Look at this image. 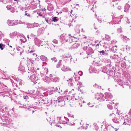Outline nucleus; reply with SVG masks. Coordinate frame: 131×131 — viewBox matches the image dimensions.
Segmentation results:
<instances>
[{
	"instance_id": "44",
	"label": "nucleus",
	"mask_w": 131,
	"mask_h": 131,
	"mask_svg": "<svg viewBox=\"0 0 131 131\" xmlns=\"http://www.w3.org/2000/svg\"><path fill=\"white\" fill-rule=\"evenodd\" d=\"M51 60L52 61H54V62H56L57 61L56 58V57H54L51 59Z\"/></svg>"
},
{
	"instance_id": "25",
	"label": "nucleus",
	"mask_w": 131,
	"mask_h": 131,
	"mask_svg": "<svg viewBox=\"0 0 131 131\" xmlns=\"http://www.w3.org/2000/svg\"><path fill=\"white\" fill-rule=\"evenodd\" d=\"M130 7V5L128 4H126L124 7V11L125 12H127L129 10Z\"/></svg>"
},
{
	"instance_id": "52",
	"label": "nucleus",
	"mask_w": 131,
	"mask_h": 131,
	"mask_svg": "<svg viewBox=\"0 0 131 131\" xmlns=\"http://www.w3.org/2000/svg\"><path fill=\"white\" fill-rule=\"evenodd\" d=\"M48 21L49 22V24H51V22L52 21H53L52 20V19H51V18H48Z\"/></svg>"
},
{
	"instance_id": "49",
	"label": "nucleus",
	"mask_w": 131,
	"mask_h": 131,
	"mask_svg": "<svg viewBox=\"0 0 131 131\" xmlns=\"http://www.w3.org/2000/svg\"><path fill=\"white\" fill-rule=\"evenodd\" d=\"M27 11H25V15H26L27 16L30 17V15L28 14L27 13Z\"/></svg>"
},
{
	"instance_id": "37",
	"label": "nucleus",
	"mask_w": 131,
	"mask_h": 131,
	"mask_svg": "<svg viewBox=\"0 0 131 131\" xmlns=\"http://www.w3.org/2000/svg\"><path fill=\"white\" fill-rule=\"evenodd\" d=\"M93 127H94V128L96 130H97L99 129V128L97 125V124L96 123H94L93 124V126H92Z\"/></svg>"
},
{
	"instance_id": "1",
	"label": "nucleus",
	"mask_w": 131,
	"mask_h": 131,
	"mask_svg": "<svg viewBox=\"0 0 131 131\" xmlns=\"http://www.w3.org/2000/svg\"><path fill=\"white\" fill-rule=\"evenodd\" d=\"M66 99L68 100V99L67 97H60L57 98V99L53 101L55 105H58L60 106H63L65 104L64 100Z\"/></svg>"
},
{
	"instance_id": "13",
	"label": "nucleus",
	"mask_w": 131,
	"mask_h": 131,
	"mask_svg": "<svg viewBox=\"0 0 131 131\" xmlns=\"http://www.w3.org/2000/svg\"><path fill=\"white\" fill-rule=\"evenodd\" d=\"M42 101H43V107L49 106L52 103L51 100L45 101L44 99H42Z\"/></svg>"
},
{
	"instance_id": "29",
	"label": "nucleus",
	"mask_w": 131,
	"mask_h": 131,
	"mask_svg": "<svg viewBox=\"0 0 131 131\" xmlns=\"http://www.w3.org/2000/svg\"><path fill=\"white\" fill-rule=\"evenodd\" d=\"M110 40V37L109 36L107 35H105V38L103 39V40H106L109 41Z\"/></svg>"
},
{
	"instance_id": "53",
	"label": "nucleus",
	"mask_w": 131,
	"mask_h": 131,
	"mask_svg": "<svg viewBox=\"0 0 131 131\" xmlns=\"http://www.w3.org/2000/svg\"><path fill=\"white\" fill-rule=\"evenodd\" d=\"M78 74L80 76H82L83 74V72L81 71H80L78 72Z\"/></svg>"
},
{
	"instance_id": "4",
	"label": "nucleus",
	"mask_w": 131,
	"mask_h": 131,
	"mask_svg": "<svg viewBox=\"0 0 131 131\" xmlns=\"http://www.w3.org/2000/svg\"><path fill=\"white\" fill-rule=\"evenodd\" d=\"M42 99H37L36 101L33 104L35 106H38L40 107H43V101Z\"/></svg>"
},
{
	"instance_id": "30",
	"label": "nucleus",
	"mask_w": 131,
	"mask_h": 131,
	"mask_svg": "<svg viewBox=\"0 0 131 131\" xmlns=\"http://www.w3.org/2000/svg\"><path fill=\"white\" fill-rule=\"evenodd\" d=\"M108 72V74H109L110 76L113 77L114 74V72L112 70H110Z\"/></svg>"
},
{
	"instance_id": "24",
	"label": "nucleus",
	"mask_w": 131,
	"mask_h": 131,
	"mask_svg": "<svg viewBox=\"0 0 131 131\" xmlns=\"http://www.w3.org/2000/svg\"><path fill=\"white\" fill-rule=\"evenodd\" d=\"M121 38H122L123 40L125 42H126L130 40L129 38H127L126 36H124L122 35H121Z\"/></svg>"
},
{
	"instance_id": "28",
	"label": "nucleus",
	"mask_w": 131,
	"mask_h": 131,
	"mask_svg": "<svg viewBox=\"0 0 131 131\" xmlns=\"http://www.w3.org/2000/svg\"><path fill=\"white\" fill-rule=\"evenodd\" d=\"M80 45V44L79 43H75L72 45V48L74 49L76 48L79 47Z\"/></svg>"
},
{
	"instance_id": "2",
	"label": "nucleus",
	"mask_w": 131,
	"mask_h": 131,
	"mask_svg": "<svg viewBox=\"0 0 131 131\" xmlns=\"http://www.w3.org/2000/svg\"><path fill=\"white\" fill-rule=\"evenodd\" d=\"M117 82L118 84L119 85H121L123 88H124V85H126L128 86L129 89H130V87L131 86V82L130 81V80H128L127 82H124L123 83V81L121 79H119L118 80V79Z\"/></svg>"
},
{
	"instance_id": "38",
	"label": "nucleus",
	"mask_w": 131,
	"mask_h": 131,
	"mask_svg": "<svg viewBox=\"0 0 131 131\" xmlns=\"http://www.w3.org/2000/svg\"><path fill=\"white\" fill-rule=\"evenodd\" d=\"M118 3L117 1L112 2L111 4L113 5V7L116 6L118 4Z\"/></svg>"
},
{
	"instance_id": "18",
	"label": "nucleus",
	"mask_w": 131,
	"mask_h": 131,
	"mask_svg": "<svg viewBox=\"0 0 131 131\" xmlns=\"http://www.w3.org/2000/svg\"><path fill=\"white\" fill-rule=\"evenodd\" d=\"M61 69L64 71H69L70 70V69L69 67L65 66L63 65L61 66Z\"/></svg>"
},
{
	"instance_id": "12",
	"label": "nucleus",
	"mask_w": 131,
	"mask_h": 131,
	"mask_svg": "<svg viewBox=\"0 0 131 131\" xmlns=\"http://www.w3.org/2000/svg\"><path fill=\"white\" fill-rule=\"evenodd\" d=\"M96 97L97 98V100H101V101H103L105 100L104 95L101 93L97 94Z\"/></svg>"
},
{
	"instance_id": "48",
	"label": "nucleus",
	"mask_w": 131,
	"mask_h": 131,
	"mask_svg": "<svg viewBox=\"0 0 131 131\" xmlns=\"http://www.w3.org/2000/svg\"><path fill=\"white\" fill-rule=\"evenodd\" d=\"M30 39H31V38L32 37H34V38L35 37V35H34L33 34H31L30 35Z\"/></svg>"
},
{
	"instance_id": "9",
	"label": "nucleus",
	"mask_w": 131,
	"mask_h": 131,
	"mask_svg": "<svg viewBox=\"0 0 131 131\" xmlns=\"http://www.w3.org/2000/svg\"><path fill=\"white\" fill-rule=\"evenodd\" d=\"M17 20H15L14 21H13L9 19L7 20L6 23L9 26H12L16 25L18 24L17 21Z\"/></svg>"
},
{
	"instance_id": "20",
	"label": "nucleus",
	"mask_w": 131,
	"mask_h": 131,
	"mask_svg": "<svg viewBox=\"0 0 131 131\" xmlns=\"http://www.w3.org/2000/svg\"><path fill=\"white\" fill-rule=\"evenodd\" d=\"M44 29L43 27H41L38 29L37 31L38 34L39 35L42 34L43 33Z\"/></svg>"
},
{
	"instance_id": "3",
	"label": "nucleus",
	"mask_w": 131,
	"mask_h": 131,
	"mask_svg": "<svg viewBox=\"0 0 131 131\" xmlns=\"http://www.w3.org/2000/svg\"><path fill=\"white\" fill-rule=\"evenodd\" d=\"M131 110V109H130V111L128 113L129 115V117H127V118H126V119H123V121H122L123 124H127L129 126L130 125L131 123V118H130L131 114V113L130 112Z\"/></svg>"
},
{
	"instance_id": "26",
	"label": "nucleus",
	"mask_w": 131,
	"mask_h": 131,
	"mask_svg": "<svg viewBox=\"0 0 131 131\" xmlns=\"http://www.w3.org/2000/svg\"><path fill=\"white\" fill-rule=\"evenodd\" d=\"M111 103L110 102V103L107 105V106L108 108L111 110L113 108V104H114V102H112V101H111Z\"/></svg>"
},
{
	"instance_id": "8",
	"label": "nucleus",
	"mask_w": 131,
	"mask_h": 131,
	"mask_svg": "<svg viewBox=\"0 0 131 131\" xmlns=\"http://www.w3.org/2000/svg\"><path fill=\"white\" fill-rule=\"evenodd\" d=\"M120 117L119 116H117L115 117L113 119H112L114 122L116 123H120L121 124H122V121H123V120L122 119V120L120 119Z\"/></svg>"
},
{
	"instance_id": "10",
	"label": "nucleus",
	"mask_w": 131,
	"mask_h": 131,
	"mask_svg": "<svg viewBox=\"0 0 131 131\" xmlns=\"http://www.w3.org/2000/svg\"><path fill=\"white\" fill-rule=\"evenodd\" d=\"M50 49L54 52H57L60 51V49L59 47L57 46H55L53 44H51L50 47Z\"/></svg>"
},
{
	"instance_id": "27",
	"label": "nucleus",
	"mask_w": 131,
	"mask_h": 131,
	"mask_svg": "<svg viewBox=\"0 0 131 131\" xmlns=\"http://www.w3.org/2000/svg\"><path fill=\"white\" fill-rule=\"evenodd\" d=\"M89 70H91L93 72L96 73L98 72L97 71L95 67H90L89 68Z\"/></svg>"
},
{
	"instance_id": "39",
	"label": "nucleus",
	"mask_w": 131,
	"mask_h": 131,
	"mask_svg": "<svg viewBox=\"0 0 131 131\" xmlns=\"http://www.w3.org/2000/svg\"><path fill=\"white\" fill-rule=\"evenodd\" d=\"M59 19L56 17H54L52 18V20L54 22L58 21Z\"/></svg>"
},
{
	"instance_id": "35",
	"label": "nucleus",
	"mask_w": 131,
	"mask_h": 131,
	"mask_svg": "<svg viewBox=\"0 0 131 131\" xmlns=\"http://www.w3.org/2000/svg\"><path fill=\"white\" fill-rule=\"evenodd\" d=\"M59 122L57 120V119H55V118L54 117H53V118H52V123H57L58 124L59 123H58Z\"/></svg>"
},
{
	"instance_id": "50",
	"label": "nucleus",
	"mask_w": 131,
	"mask_h": 131,
	"mask_svg": "<svg viewBox=\"0 0 131 131\" xmlns=\"http://www.w3.org/2000/svg\"><path fill=\"white\" fill-rule=\"evenodd\" d=\"M34 90H32L30 91H28L29 93L30 94L32 95L34 92Z\"/></svg>"
},
{
	"instance_id": "64",
	"label": "nucleus",
	"mask_w": 131,
	"mask_h": 131,
	"mask_svg": "<svg viewBox=\"0 0 131 131\" xmlns=\"http://www.w3.org/2000/svg\"><path fill=\"white\" fill-rule=\"evenodd\" d=\"M28 51H29V52H30V53H33L34 51V50H29Z\"/></svg>"
},
{
	"instance_id": "51",
	"label": "nucleus",
	"mask_w": 131,
	"mask_h": 131,
	"mask_svg": "<svg viewBox=\"0 0 131 131\" xmlns=\"http://www.w3.org/2000/svg\"><path fill=\"white\" fill-rule=\"evenodd\" d=\"M88 47V46H85L83 48V50H84L85 51L86 50H87Z\"/></svg>"
},
{
	"instance_id": "47",
	"label": "nucleus",
	"mask_w": 131,
	"mask_h": 131,
	"mask_svg": "<svg viewBox=\"0 0 131 131\" xmlns=\"http://www.w3.org/2000/svg\"><path fill=\"white\" fill-rule=\"evenodd\" d=\"M25 105H24L23 104H22V105H20L19 106V107L21 108H25Z\"/></svg>"
},
{
	"instance_id": "34",
	"label": "nucleus",
	"mask_w": 131,
	"mask_h": 131,
	"mask_svg": "<svg viewBox=\"0 0 131 131\" xmlns=\"http://www.w3.org/2000/svg\"><path fill=\"white\" fill-rule=\"evenodd\" d=\"M59 80V79L57 78H54L51 79V81H52L53 82H58Z\"/></svg>"
},
{
	"instance_id": "56",
	"label": "nucleus",
	"mask_w": 131,
	"mask_h": 131,
	"mask_svg": "<svg viewBox=\"0 0 131 131\" xmlns=\"http://www.w3.org/2000/svg\"><path fill=\"white\" fill-rule=\"evenodd\" d=\"M106 128L107 129V131H111V128H110L109 126H107Z\"/></svg>"
},
{
	"instance_id": "11",
	"label": "nucleus",
	"mask_w": 131,
	"mask_h": 131,
	"mask_svg": "<svg viewBox=\"0 0 131 131\" xmlns=\"http://www.w3.org/2000/svg\"><path fill=\"white\" fill-rule=\"evenodd\" d=\"M88 47L87 49L86 50V52L88 55L90 54H92L94 53V51L92 48V47H93V45H91L89 47L90 45H88Z\"/></svg>"
},
{
	"instance_id": "7",
	"label": "nucleus",
	"mask_w": 131,
	"mask_h": 131,
	"mask_svg": "<svg viewBox=\"0 0 131 131\" xmlns=\"http://www.w3.org/2000/svg\"><path fill=\"white\" fill-rule=\"evenodd\" d=\"M112 96L111 93L107 92L105 93L104 98L106 101H113V100H112Z\"/></svg>"
},
{
	"instance_id": "40",
	"label": "nucleus",
	"mask_w": 131,
	"mask_h": 131,
	"mask_svg": "<svg viewBox=\"0 0 131 131\" xmlns=\"http://www.w3.org/2000/svg\"><path fill=\"white\" fill-rule=\"evenodd\" d=\"M31 27H37L39 26L38 24L36 23H34L31 25Z\"/></svg>"
},
{
	"instance_id": "59",
	"label": "nucleus",
	"mask_w": 131,
	"mask_h": 131,
	"mask_svg": "<svg viewBox=\"0 0 131 131\" xmlns=\"http://www.w3.org/2000/svg\"><path fill=\"white\" fill-rule=\"evenodd\" d=\"M118 32L119 33H121L122 32V29L121 28H118L117 29Z\"/></svg>"
},
{
	"instance_id": "31",
	"label": "nucleus",
	"mask_w": 131,
	"mask_h": 131,
	"mask_svg": "<svg viewBox=\"0 0 131 131\" xmlns=\"http://www.w3.org/2000/svg\"><path fill=\"white\" fill-rule=\"evenodd\" d=\"M29 71V72H28V73L27 74V75L28 76V78H30V77H31L32 75V74H34V73L32 71Z\"/></svg>"
},
{
	"instance_id": "61",
	"label": "nucleus",
	"mask_w": 131,
	"mask_h": 131,
	"mask_svg": "<svg viewBox=\"0 0 131 131\" xmlns=\"http://www.w3.org/2000/svg\"><path fill=\"white\" fill-rule=\"evenodd\" d=\"M18 24H24L25 23L24 22H22V21H19V22H18Z\"/></svg>"
},
{
	"instance_id": "54",
	"label": "nucleus",
	"mask_w": 131,
	"mask_h": 131,
	"mask_svg": "<svg viewBox=\"0 0 131 131\" xmlns=\"http://www.w3.org/2000/svg\"><path fill=\"white\" fill-rule=\"evenodd\" d=\"M53 42L57 44L58 43V42L57 40L56 39H54L53 41Z\"/></svg>"
},
{
	"instance_id": "36",
	"label": "nucleus",
	"mask_w": 131,
	"mask_h": 131,
	"mask_svg": "<svg viewBox=\"0 0 131 131\" xmlns=\"http://www.w3.org/2000/svg\"><path fill=\"white\" fill-rule=\"evenodd\" d=\"M17 84H19V85H21L23 84V83L22 80H17Z\"/></svg>"
},
{
	"instance_id": "62",
	"label": "nucleus",
	"mask_w": 131,
	"mask_h": 131,
	"mask_svg": "<svg viewBox=\"0 0 131 131\" xmlns=\"http://www.w3.org/2000/svg\"><path fill=\"white\" fill-rule=\"evenodd\" d=\"M64 118L65 119V120L66 121H68L69 122V119L68 118L66 117L65 116L64 117Z\"/></svg>"
},
{
	"instance_id": "41",
	"label": "nucleus",
	"mask_w": 131,
	"mask_h": 131,
	"mask_svg": "<svg viewBox=\"0 0 131 131\" xmlns=\"http://www.w3.org/2000/svg\"><path fill=\"white\" fill-rule=\"evenodd\" d=\"M61 61L62 60H60L59 61V62H58V64H57L56 66V67L57 68L61 66H62L61 64Z\"/></svg>"
},
{
	"instance_id": "23",
	"label": "nucleus",
	"mask_w": 131,
	"mask_h": 131,
	"mask_svg": "<svg viewBox=\"0 0 131 131\" xmlns=\"http://www.w3.org/2000/svg\"><path fill=\"white\" fill-rule=\"evenodd\" d=\"M43 80L45 82L49 83L51 81V79L47 77H46L44 78L43 79Z\"/></svg>"
},
{
	"instance_id": "42",
	"label": "nucleus",
	"mask_w": 131,
	"mask_h": 131,
	"mask_svg": "<svg viewBox=\"0 0 131 131\" xmlns=\"http://www.w3.org/2000/svg\"><path fill=\"white\" fill-rule=\"evenodd\" d=\"M47 120L48 121H49V123L51 124V125H52L51 124L52 123V121L51 120V118L50 117H49L48 118H47Z\"/></svg>"
},
{
	"instance_id": "16",
	"label": "nucleus",
	"mask_w": 131,
	"mask_h": 131,
	"mask_svg": "<svg viewBox=\"0 0 131 131\" xmlns=\"http://www.w3.org/2000/svg\"><path fill=\"white\" fill-rule=\"evenodd\" d=\"M34 42L36 45L37 46L39 47L40 46V45L41 42H42L41 40L37 38H35L34 40Z\"/></svg>"
},
{
	"instance_id": "60",
	"label": "nucleus",
	"mask_w": 131,
	"mask_h": 131,
	"mask_svg": "<svg viewBox=\"0 0 131 131\" xmlns=\"http://www.w3.org/2000/svg\"><path fill=\"white\" fill-rule=\"evenodd\" d=\"M45 19L46 21V22L47 23H48L49 24V22L48 21H48V18H45Z\"/></svg>"
},
{
	"instance_id": "32",
	"label": "nucleus",
	"mask_w": 131,
	"mask_h": 131,
	"mask_svg": "<svg viewBox=\"0 0 131 131\" xmlns=\"http://www.w3.org/2000/svg\"><path fill=\"white\" fill-rule=\"evenodd\" d=\"M40 58L43 61H47L48 60L47 58L44 56H41L40 57Z\"/></svg>"
},
{
	"instance_id": "33",
	"label": "nucleus",
	"mask_w": 131,
	"mask_h": 131,
	"mask_svg": "<svg viewBox=\"0 0 131 131\" xmlns=\"http://www.w3.org/2000/svg\"><path fill=\"white\" fill-rule=\"evenodd\" d=\"M117 49L116 47H113L111 49V51L115 52L116 51Z\"/></svg>"
},
{
	"instance_id": "21",
	"label": "nucleus",
	"mask_w": 131,
	"mask_h": 131,
	"mask_svg": "<svg viewBox=\"0 0 131 131\" xmlns=\"http://www.w3.org/2000/svg\"><path fill=\"white\" fill-rule=\"evenodd\" d=\"M29 79L31 81L33 82L35 80H36L38 79L36 77V76L34 74H32V75L31 77H30Z\"/></svg>"
},
{
	"instance_id": "46",
	"label": "nucleus",
	"mask_w": 131,
	"mask_h": 131,
	"mask_svg": "<svg viewBox=\"0 0 131 131\" xmlns=\"http://www.w3.org/2000/svg\"><path fill=\"white\" fill-rule=\"evenodd\" d=\"M57 120L58 121V122H60L61 121V117H57Z\"/></svg>"
},
{
	"instance_id": "6",
	"label": "nucleus",
	"mask_w": 131,
	"mask_h": 131,
	"mask_svg": "<svg viewBox=\"0 0 131 131\" xmlns=\"http://www.w3.org/2000/svg\"><path fill=\"white\" fill-rule=\"evenodd\" d=\"M62 56V58L64 60H69L70 62L71 61V60L72 59V57L69 53L64 54Z\"/></svg>"
},
{
	"instance_id": "45",
	"label": "nucleus",
	"mask_w": 131,
	"mask_h": 131,
	"mask_svg": "<svg viewBox=\"0 0 131 131\" xmlns=\"http://www.w3.org/2000/svg\"><path fill=\"white\" fill-rule=\"evenodd\" d=\"M4 48V47L2 43H1L0 44V49L1 50H2Z\"/></svg>"
},
{
	"instance_id": "63",
	"label": "nucleus",
	"mask_w": 131,
	"mask_h": 131,
	"mask_svg": "<svg viewBox=\"0 0 131 131\" xmlns=\"http://www.w3.org/2000/svg\"><path fill=\"white\" fill-rule=\"evenodd\" d=\"M69 36L70 37V36L71 37V38H70V39H71H71L72 40V39H73L72 38H75L73 36L72 37V36L71 35V34H69Z\"/></svg>"
},
{
	"instance_id": "58",
	"label": "nucleus",
	"mask_w": 131,
	"mask_h": 131,
	"mask_svg": "<svg viewBox=\"0 0 131 131\" xmlns=\"http://www.w3.org/2000/svg\"><path fill=\"white\" fill-rule=\"evenodd\" d=\"M23 98L24 99H27L28 98V96L27 95L25 96H24Z\"/></svg>"
},
{
	"instance_id": "5",
	"label": "nucleus",
	"mask_w": 131,
	"mask_h": 131,
	"mask_svg": "<svg viewBox=\"0 0 131 131\" xmlns=\"http://www.w3.org/2000/svg\"><path fill=\"white\" fill-rule=\"evenodd\" d=\"M111 58L113 59H114L115 62L116 63H118L120 62L121 60V56L120 55H118L114 54L113 56H111Z\"/></svg>"
},
{
	"instance_id": "15",
	"label": "nucleus",
	"mask_w": 131,
	"mask_h": 131,
	"mask_svg": "<svg viewBox=\"0 0 131 131\" xmlns=\"http://www.w3.org/2000/svg\"><path fill=\"white\" fill-rule=\"evenodd\" d=\"M101 70L104 73H108V72L109 71V68L108 67V66H106L105 67H101Z\"/></svg>"
},
{
	"instance_id": "14",
	"label": "nucleus",
	"mask_w": 131,
	"mask_h": 131,
	"mask_svg": "<svg viewBox=\"0 0 131 131\" xmlns=\"http://www.w3.org/2000/svg\"><path fill=\"white\" fill-rule=\"evenodd\" d=\"M119 64V67L122 69L124 70L126 68V64L123 61H120Z\"/></svg>"
},
{
	"instance_id": "57",
	"label": "nucleus",
	"mask_w": 131,
	"mask_h": 131,
	"mask_svg": "<svg viewBox=\"0 0 131 131\" xmlns=\"http://www.w3.org/2000/svg\"><path fill=\"white\" fill-rule=\"evenodd\" d=\"M6 8H7L8 10H9V9H11L10 6L9 5H7L6 6Z\"/></svg>"
},
{
	"instance_id": "43",
	"label": "nucleus",
	"mask_w": 131,
	"mask_h": 131,
	"mask_svg": "<svg viewBox=\"0 0 131 131\" xmlns=\"http://www.w3.org/2000/svg\"><path fill=\"white\" fill-rule=\"evenodd\" d=\"M37 3H35V4L34 5H33L32 6V8L33 9H35L37 7Z\"/></svg>"
},
{
	"instance_id": "22",
	"label": "nucleus",
	"mask_w": 131,
	"mask_h": 131,
	"mask_svg": "<svg viewBox=\"0 0 131 131\" xmlns=\"http://www.w3.org/2000/svg\"><path fill=\"white\" fill-rule=\"evenodd\" d=\"M97 52L98 53V55L99 56H101L102 55H103L104 54H106L107 55L108 54V53H105V51L104 50H102L101 51H97Z\"/></svg>"
},
{
	"instance_id": "17",
	"label": "nucleus",
	"mask_w": 131,
	"mask_h": 131,
	"mask_svg": "<svg viewBox=\"0 0 131 131\" xmlns=\"http://www.w3.org/2000/svg\"><path fill=\"white\" fill-rule=\"evenodd\" d=\"M39 93V92L38 91L37 89H36L35 90H34V92L32 95L30 94V96L33 98H35L36 96Z\"/></svg>"
},
{
	"instance_id": "55",
	"label": "nucleus",
	"mask_w": 131,
	"mask_h": 131,
	"mask_svg": "<svg viewBox=\"0 0 131 131\" xmlns=\"http://www.w3.org/2000/svg\"><path fill=\"white\" fill-rule=\"evenodd\" d=\"M3 36V35L2 34V32L0 31V41L1 40L2 37Z\"/></svg>"
},
{
	"instance_id": "19",
	"label": "nucleus",
	"mask_w": 131,
	"mask_h": 131,
	"mask_svg": "<svg viewBox=\"0 0 131 131\" xmlns=\"http://www.w3.org/2000/svg\"><path fill=\"white\" fill-rule=\"evenodd\" d=\"M1 118L2 120H3V122L6 123L7 122L8 120V116L4 115L2 116V117Z\"/></svg>"
}]
</instances>
